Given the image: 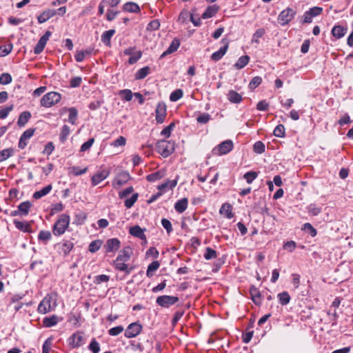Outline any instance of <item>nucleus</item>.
I'll return each instance as SVG.
<instances>
[{
    "mask_svg": "<svg viewBox=\"0 0 353 353\" xmlns=\"http://www.w3.org/2000/svg\"><path fill=\"white\" fill-rule=\"evenodd\" d=\"M70 223L69 216L63 214L60 215L53 227V233L56 236L63 234L68 228Z\"/></svg>",
    "mask_w": 353,
    "mask_h": 353,
    "instance_id": "nucleus-1",
    "label": "nucleus"
},
{
    "mask_svg": "<svg viewBox=\"0 0 353 353\" xmlns=\"http://www.w3.org/2000/svg\"><path fill=\"white\" fill-rule=\"evenodd\" d=\"M61 99V94L57 92H50L43 96L40 103L43 107L50 108L59 103Z\"/></svg>",
    "mask_w": 353,
    "mask_h": 353,
    "instance_id": "nucleus-2",
    "label": "nucleus"
},
{
    "mask_svg": "<svg viewBox=\"0 0 353 353\" xmlns=\"http://www.w3.org/2000/svg\"><path fill=\"white\" fill-rule=\"evenodd\" d=\"M233 142L231 140H226L215 147L212 150V153L219 156L226 154L233 149Z\"/></svg>",
    "mask_w": 353,
    "mask_h": 353,
    "instance_id": "nucleus-3",
    "label": "nucleus"
},
{
    "mask_svg": "<svg viewBox=\"0 0 353 353\" xmlns=\"http://www.w3.org/2000/svg\"><path fill=\"white\" fill-rule=\"evenodd\" d=\"M296 11L288 8L283 10L278 17V21L281 26H285L290 22L296 15Z\"/></svg>",
    "mask_w": 353,
    "mask_h": 353,
    "instance_id": "nucleus-4",
    "label": "nucleus"
},
{
    "mask_svg": "<svg viewBox=\"0 0 353 353\" xmlns=\"http://www.w3.org/2000/svg\"><path fill=\"white\" fill-rule=\"evenodd\" d=\"M178 296L162 295L157 298L156 303L162 307H169L179 301Z\"/></svg>",
    "mask_w": 353,
    "mask_h": 353,
    "instance_id": "nucleus-5",
    "label": "nucleus"
},
{
    "mask_svg": "<svg viewBox=\"0 0 353 353\" xmlns=\"http://www.w3.org/2000/svg\"><path fill=\"white\" fill-rule=\"evenodd\" d=\"M157 149L158 152L165 157H168L173 152L170 143L165 140H161L157 143Z\"/></svg>",
    "mask_w": 353,
    "mask_h": 353,
    "instance_id": "nucleus-6",
    "label": "nucleus"
},
{
    "mask_svg": "<svg viewBox=\"0 0 353 353\" xmlns=\"http://www.w3.org/2000/svg\"><path fill=\"white\" fill-rule=\"evenodd\" d=\"M142 330V325L137 322L130 323L125 331V336L128 339L136 337Z\"/></svg>",
    "mask_w": 353,
    "mask_h": 353,
    "instance_id": "nucleus-7",
    "label": "nucleus"
},
{
    "mask_svg": "<svg viewBox=\"0 0 353 353\" xmlns=\"http://www.w3.org/2000/svg\"><path fill=\"white\" fill-rule=\"evenodd\" d=\"M86 338L83 333L77 332L73 334L68 339L69 344L72 347H77L85 343Z\"/></svg>",
    "mask_w": 353,
    "mask_h": 353,
    "instance_id": "nucleus-8",
    "label": "nucleus"
},
{
    "mask_svg": "<svg viewBox=\"0 0 353 353\" xmlns=\"http://www.w3.org/2000/svg\"><path fill=\"white\" fill-rule=\"evenodd\" d=\"M52 298L49 296H46L39 304L38 312L41 314H46L50 312L54 307L51 305Z\"/></svg>",
    "mask_w": 353,
    "mask_h": 353,
    "instance_id": "nucleus-9",
    "label": "nucleus"
},
{
    "mask_svg": "<svg viewBox=\"0 0 353 353\" xmlns=\"http://www.w3.org/2000/svg\"><path fill=\"white\" fill-rule=\"evenodd\" d=\"M120 246V241L117 238H113L110 239L106 241L104 248L105 250V252H115L119 249Z\"/></svg>",
    "mask_w": 353,
    "mask_h": 353,
    "instance_id": "nucleus-10",
    "label": "nucleus"
},
{
    "mask_svg": "<svg viewBox=\"0 0 353 353\" xmlns=\"http://www.w3.org/2000/svg\"><path fill=\"white\" fill-rule=\"evenodd\" d=\"M166 105L164 103H159L156 108V121L158 123H162L166 116Z\"/></svg>",
    "mask_w": 353,
    "mask_h": 353,
    "instance_id": "nucleus-11",
    "label": "nucleus"
},
{
    "mask_svg": "<svg viewBox=\"0 0 353 353\" xmlns=\"http://www.w3.org/2000/svg\"><path fill=\"white\" fill-rule=\"evenodd\" d=\"M130 179V176L127 172H121L119 173L114 180L113 185L116 188L117 185L119 187L125 184Z\"/></svg>",
    "mask_w": 353,
    "mask_h": 353,
    "instance_id": "nucleus-12",
    "label": "nucleus"
},
{
    "mask_svg": "<svg viewBox=\"0 0 353 353\" xmlns=\"http://www.w3.org/2000/svg\"><path fill=\"white\" fill-rule=\"evenodd\" d=\"M132 254V248L130 246H126L119 252V255L117 257V259H118V261H124L127 262L130 259Z\"/></svg>",
    "mask_w": 353,
    "mask_h": 353,
    "instance_id": "nucleus-13",
    "label": "nucleus"
},
{
    "mask_svg": "<svg viewBox=\"0 0 353 353\" xmlns=\"http://www.w3.org/2000/svg\"><path fill=\"white\" fill-rule=\"evenodd\" d=\"M109 175V171L102 170L99 171L97 174H94L92 177V183L93 185H98L101 181L106 179Z\"/></svg>",
    "mask_w": 353,
    "mask_h": 353,
    "instance_id": "nucleus-14",
    "label": "nucleus"
},
{
    "mask_svg": "<svg viewBox=\"0 0 353 353\" xmlns=\"http://www.w3.org/2000/svg\"><path fill=\"white\" fill-rule=\"evenodd\" d=\"M114 266L117 270L124 272L126 274H129L133 270V267H129L128 265L125 263V261H118L117 259L114 261Z\"/></svg>",
    "mask_w": 353,
    "mask_h": 353,
    "instance_id": "nucleus-15",
    "label": "nucleus"
},
{
    "mask_svg": "<svg viewBox=\"0 0 353 353\" xmlns=\"http://www.w3.org/2000/svg\"><path fill=\"white\" fill-rule=\"evenodd\" d=\"M129 233L135 237L139 238L141 240L146 241V236L144 234V230L139 225H134L130 228Z\"/></svg>",
    "mask_w": 353,
    "mask_h": 353,
    "instance_id": "nucleus-16",
    "label": "nucleus"
},
{
    "mask_svg": "<svg viewBox=\"0 0 353 353\" xmlns=\"http://www.w3.org/2000/svg\"><path fill=\"white\" fill-rule=\"evenodd\" d=\"M180 46V41L179 39H176V38H174L172 43H170V46L168 47V48L161 55V58H163L165 57V56H167L168 54H170L175 51L177 50V49L179 48Z\"/></svg>",
    "mask_w": 353,
    "mask_h": 353,
    "instance_id": "nucleus-17",
    "label": "nucleus"
},
{
    "mask_svg": "<svg viewBox=\"0 0 353 353\" xmlns=\"http://www.w3.org/2000/svg\"><path fill=\"white\" fill-rule=\"evenodd\" d=\"M56 15V12L54 10L48 9L43 12L39 16H38L37 19L39 23H43L50 19L51 17Z\"/></svg>",
    "mask_w": 353,
    "mask_h": 353,
    "instance_id": "nucleus-18",
    "label": "nucleus"
},
{
    "mask_svg": "<svg viewBox=\"0 0 353 353\" xmlns=\"http://www.w3.org/2000/svg\"><path fill=\"white\" fill-rule=\"evenodd\" d=\"M228 46H229L228 43L226 42L223 47H221L218 51L214 52L212 54V56H211L212 59L214 60V61H219L226 53V52L228 49Z\"/></svg>",
    "mask_w": 353,
    "mask_h": 353,
    "instance_id": "nucleus-19",
    "label": "nucleus"
},
{
    "mask_svg": "<svg viewBox=\"0 0 353 353\" xmlns=\"http://www.w3.org/2000/svg\"><path fill=\"white\" fill-rule=\"evenodd\" d=\"M227 98L232 103H239L243 99L242 96L233 90L228 92Z\"/></svg>",
    "mask_w": 353,
    "mask_h": 353,
    "instance_id": "nucleus-20",
    "label": "nucleus"
},
{
    "mask_svg": "<svg viewBox=\"0 0 353 353\" xmlns=\"http://www.w3.org/2000/svg\"><path fill=\"white\" fill-rule=\"evenodd\" d=\"M188 200L187 198H183L176 202L174 209L179 213H183L188 208Z\"/></svg>",
    "mask_w": 353,
    "mask_h": 353,
    "instance_id": "nucleus-21",
    "label": "nucleus"
},
{
    "mask_svg": "<svg viewBox=\"0 0 353 353\" xmlns=\"http://www.w3.org/2000/svg\"><path fill=\"white\" fill-rule=\"evenodd\" d=\"M250 292L253 302L256 305H260L261 303V294L259 290L254 286H252L250 288Z\"/></svg>",
    "mask_w": 353,
    "mask_h": 353,
    "instance_id": "nucleus-22",
    "label": "nucleus"
},
{
    "mask_svg": "<svg viewBox=\"0 0 353 353\" xmlns=\"http://www.w3.org/2000/svg\"><path fill=\"white\" fill-rule=\"evenodd\" d=\"M346 30L347 29L341 26H335L332 30V34L334 37L340 39L345 35Z\"/></svg>",
    "mask_w": 353,
    "mask_h": 353,
    "instance_id": "nucleus-23",
    "label": "nucleus"
},
{
    "mask_svg": "<svg viewBox=\"0 0 353 353\" xmlns=\"http://www.w3.org/2000/svg\"><path fill=\"white\" fill-rule=\"evenodd\" d=\"M31 117V114L28 111L23 112L19 117L17 124L19 126H24Z\"/></svg>",
    "mask_w": 353,
    "mask_h": 353,
    "instance_id": "nucleus-24",
    "label": "nucleus"
},
{
    "mask_svg": "<svg viewBox=\"0 0 353 353\" xmlns=\"http://www.w3.org/2000/svg\"><path fill=\"white\" fill-rule=\"evenodd\" d=\"M32 206L30 201H24L20 203L18 206V209L21 216H26L29 213V210Z\"/></svg>",
    "mask_w": 353,
    "mask_h": 353,
    "instance_id": "nucleus-25",
    "label": "nucleus"
},
{
    "mask_svg": "<svg viewBox=\"0 0 353 353\" xmlns=\"http://www.w3.org/2000/svg\"><path fill=\"white\" fill-rule=\"evenodd\" d=\"M219 10V8L215 6H209L205 11L202 14L203 19H208L216 14Z\"/></svg>",
    "mask_w": 353,
    "mask_h": 353,
    "instance_id": "nucleus-26",
    "label": "nucleus"
},
{
    "mask_svg": "<svg viewBox=\"0 0 353 353\" xmlns=\"http://www.w3.org/2000/svg\"><path fill=\"white\" fill-rule=\"evenodd\" d=\"M165 174V170H159L154 173L150 174L146 176L148 181L154 182L163 178Z\"/></svg>",
    "mask_w": 353,
    "mask_h": 353,
    "instance_id": "nucleus-27",
    "label": "nucleus"
},
{
    "mask_svg": "<svg viewBox=\"0 0 353 353\" xmlns=\"http://www.w3.org/2000/svg\"><path fill=\"white\" fill-rule=\"evenodd\" d=\"M52 186L51 185H48L46 187L42 188L39 191H37L33 194V198L35 199H41V197L48 194L52 190Z\"/></svg>",
    "mask_w": 353,
    "mask_h": 353,
    "instance_id": "nucleus-28",
    "label": "nucleus"
},
{
    "mask_svg": "<svg viewBox=\"0 0 353 353\" xmlns=\"http://www.w3.org/2000/svg\"><path fill=\"white\" fill-rule=\"evenodd\" d=\"M219 212L221 214H225L228 219H232L234 216L232 212V206L229 203L223 204Z\"/></svg>",
    "mask_w": 353,
    "mask_h": 353,
    "instance_id": "nucleus-29",
    "label": "nucleus"
},
{
    "mask_svg": "<svg viewBox=\"0 0 353 353\" xmlns=\"http://www.w3.org/2000/svg\"><path fill=\"white\" fill-rule=\"evenodd\" d=\"M123 9L125 12H138L140 10L139 6L133 2H128L123 6Z\"/></svg>",
    "mask_w": 353,
    "mask_h": 353,
    "instance_id": "nucleus-30",
    "label": "nucleus"
},
{
    "mask_svg": "<svg viewBox=\"0 0 353 353\" xmlns=\"http://www.w3.org/2000/svg\"><path fill=\"white\" fill-rule=\"evenodd\" d=\"M177 184V179L174 180H168L166 182L158 186L159 190H164L165 189H172Z\"/></svg>",
    "mask_w": 353,
    "mask_h": 353,
    "instance_id": "nucleus-31",
    "label": "nucleus"
},
{
    "mask_svg": "<svg viewBox=\"0 0 353 353\" xmlns=\"http://www.w3.org/2000/svg\"><path fill=\"white\" fill-rule=\"evenodd\" d=\"M249 61L250 57L248 55L242 56L237 60L234 64V67L236 69H242L248 63Z\"/></svg>",
    "mask_w": 353,
    "mask_h": 353,
    "instance_id": "nucleus-32",
    "label": "nucleus"
},
{
    "mask_svg": "<svg viewBox=\"0 0 353 353\" xmlns=\"http://www.w3.org/2000/svg\"><path fill=\"white\" fill-rule=\"evenodd\" d=\"M58 318L55 315H52L50 317H46L43 320V324L47 327H50L55 325L58 322Z\"/></svg>",
    "mask_w": 353,
    "mask_h": 353,
    "instance_id": "nucleus-33",
    "label": "nucleus"
},
{
    "mask_svg": "<svg viewBox=\"0 0 353 353\" xmlns=\"http://www.w3.org/2000/svg\"><path fill=\"white\" fill-rule=\"evenodd\" d=\"M14 224L15 227L21 231L28 232L30 230V225L28 223L14 220Z\"/></svg>",
    "mask_w": 353,
    "mask_h": 353,
    "instance_id": "nucleus-34",
    "label": "nucleus"
},
{
    "mask_svg": "<svg viewBox=\"0 0 353 353\" xmlns=\"http://www.w3.org/2000/svg\"><path fill=\"white\" fill-rule=\"evenodd\" d=\"M160 264L159 262L157 261H154L152 262L148 267L146 274L147 276L151 277L153 276V272L157 270V269L159 268Z\"/></svg>",
    "mask_w": 353,
    "mask_h": 353,
    "instance_id": "nucleus-35",
    "label": "nucleus"
},
{
    "mask_svg": "<svg viewBox=\"0 0 353 353\" xmlns=\"http://www.w3.org/2000/svg\"><path fill=\"white\" fill-rule=\"evenodd\" d=\"M150 68L148 66H145L144 68L139 69L135 74V79H144L150 73Z\"/></svg>",
    "mask_w": 353,
    "mask_h": 353,
    "instance_id": "nucleus-36",
    "label": "nucleus"
},
{
    "mask_svg": "<svg viewBox=\"0 0 353 353\" xmlns=\"http://www.w3.org/2000/svg\"><path fill=\"white\" fill-rule=\"evenodd\" d=\"M88 168L85 167L83 169H81L78 167L73 166L68 168V172L70 174H72L73 176H79L83 174L86 173Z\"/></svg>",
    "mask_w": 353,
    "mask_h": 353,
    "instance_id": "nucleus-37",
    "label": "nucleus"
},
{
    "mask_svg": "<svg viewBox=\"0 0 353 353\" xmlns=\"http://www.w3.org/2000/svg\"><path fill=\"white\" fill-rule=\"evenodd\" d=\"M277 296L279 298L280 303L282 305H285L288 304L291 299L290 296L287 292H283L281 293H279Z\"/></svg>",
    "mask_w": 353,
    "mask_h": 353,
    "instance_id": "nucleus-38",
    "label": "nucleus"
},
{
    "mask_svg": "<svg viewBox=\"0 0 353 353\" xmlns=\"http://www.w3.org/2000/svg\"><path fill=\"white\" fill-rule=\"evenodd\" d=\"M119 94L123 99L127 101L132 100V97L134 95L132 92L128 89L120 90Z\"/></svg>",
    "mask_w": 353,
    "mask_h": 353,
    "instance_id": "nucleus-39",
    "label": "nucleus"
},
{
    "mask_svg": "<svg viewBox=\"0 0 353 353\" xmlns=\"http://www.w3.org/2000/svg\"><path fill=\"white\" fill-rule=\"evenodd\" d=\"M87 215L85 212L78 211L75 214L74 223L77 225H81L85 221Z\"/></svg>",
    "mask_w": 353,
    "mask_h": 353,
    "instance_id": "nucleus-40",
    "label": "nucleus"
},
{
    "mask_svg": "<svg viewBox=\"0 0 353 353\" xmlns=\"http://www.w3.org/2000/svg\"><path fill=\"white\" fill-rule=\"evenodd\" d=\"M103 244V241L97 239L90 243V252H95L100 249Z\"/></svg>",
    "mask_w": 353,
    "mask_h": 353,
    "instance_id": "nucleus-41",
    "label": "nucleus"
},
{
    "mask_svg": "<svg viewBox=\"0 0 353 353\" xmlns=\"http://www.w3.org/2000/svg\"><path fill=\"white\" fill-rule=\"evenodd\" d=\"M183 92L181 89H176L173 91L170 96V100L171 101H176L183 97Z\"/></svg>",
    "mask_w": 353,
    "mask_h": 353,
    "instance_id": "nucleus-42",
    "label": "nucleus"
},
{
    "mask_svg": "<svg viewBox=\"0 0 353 353\" xmlns=\"http://www.w3.org/2000/svg\"><path fill=\"white\" fill-rule=\"evenodd\" d=\"M13 46L9 43L5 46H0V57H5L8 55L12 50Z\"/></svg>",
    "mask_w": 353,
    "mask_h": 353,
    "instance_id": "nucleus-43",
    "label": "nucleus"
},
{
    "mask_svg": "<svg viewBox=\"0 0 353 353\" xmlns=\"http://www.w3.org/2000/svg\"><path fill=\"white\" fill-rule=\"evenodd\" d=\"M13 154V150L11 148H8L6 150H3L0 152V162H2L10 157H11Z\"/></svg>",
    "mask_w": 353,
    "mask_h": 353,
    "instance_id": "nucleus-44",
    "label": "nucleus"
},
{
    "mask_svg": "<svg viewBox=\"0 0 353 353\" xmlns=\"http://www.w3.org/2000/svg\"><path fill=\"white\" fill-rule=\"evenodd\" d=\"M114 32V30H109L108 31L104 32L101 37L103 42L106 44H109L110 39L113 36Z\"/></svg>",
    "mask_w": 353,
    "mask_h": 353,
    "instance_id": "nucleus-45",
    "label": "nucleus"
},
{
    "mask_svg": "<svg viewBox=\"0 0 353 353\" xmlns=\"http://www.w3.org/2000/svg\"><path fill=\"white\" fill-rule=\"evenodd\" d=\"M216 252L214 250L208 247L205 249V252L204 253V258L206 260H210L212 259L216 258Z\"/></svg>",
    "mask_w": 353,
    "mask_h": 353,
    "instance_id": "nucleus-46",
    "label": "nucleus"
},
{
    "mask_svg": "<svg viewBox=\"0 0 353 353\" xmlns=\"http://www.w3.org/2000/svg\"><path fill=\"white\" fill-rule=\"evenodd\" d=\"M265 146L262 141H257L254 144L253 150L257 154H262L265 152Z\"/></svg>",
    "mask_w": 353,
    "mask_h": 353,
    "instance_id": "nucleus-47",
    "label": "nucleus"
},
{
    "mask_svg": "<svg viewBox=\"0 0 353 353\" xmlns=\"http://www.w3.org/2000/svg\"><path fill=\"white\" fill-rule=\"evenodd\" d=\"M12 77L9 73L5 72L1 74L0 76V84L1 85H7L11 83Z\"/></svg>",
    "mask_w": 353,
    "mask_h": 353,
    "instance_id": "nucleus-48",
    "label": "nucleus"
},
{
    "mask_svg": "<svg viewBox=\"0 0 353 353\" xmlns=\"http://www.w3.org/2000/svg\"><path fill=\"white\" fill-rule=\"evenodd\" d=\"M68 111H69L68 121L72 124H74L77 117V110L74 108H70L68 110Z\"/></svg>",
    "mask_w": 353,
    "mask_h": 353,
    "instance_id": "nucleus-49",
    "label": "nucleus"
},
{
    "mask_svg": "<svg viewBox=\"0 0 353 353\" xmlns=\"http://www.w3.org/2000/svg\"><path fill=\"white\" fill-rule=\"evenodd\" d=\"M274 135L277 137L285 136V127L283 125H278L274 130Z\"/></svg>",
    "mask_w": 353,
    "mask_h": 353,
    "instance_id": "nucleus-50",
    "label": "nucleus"
},
{
    "mask_svg": "<svg viewBox=\"0 0 353 353\" xmlns=\"http://www.w3.org/2000/svg\"><path fill=\"white\" fill-rule=\"evenodd\" d=\"M261 82H262L261 77H258V76L254 77L252 78V79L250 82L249 88L251 90H253V89L256 88L257 86H259L261 83Z\"/></svg>",
    "mask_w": 353,
    "mask_h": 353,
    "instance_id": "nucleus-51",
    "label": "nucleus"
},
{
    "mask_svg": "<svg viewBox=\"0 0 353 353\" xmlns=\"http://www.w3.org/2000/svg\"><path fill=\"white\" fill-rule=\"evenodd\" d=\"M70 128L68 125H65L63 126L61 134H60V140L62 142H64L66 140L68 136L70 134Z\"/></svg>",
    "mask_w": 353,
    "mask_h": 353,
    "instance_id": "nucleus-52",
    "label": "nucleus"
},
{
    "mask_svg": "<svg viewBox=\"0 0 353 353\" xmlns=\"http://www.w3.org/2000/svg\"><path fill=\"white\" fill-rule=\"evenodd\" d=\"M175 126L174 123H171L168 126L165 128L161 132V134L165 138H168L170 136L172 130L174 129Z\"/></svg>",
    "mask_w": 353,
    "mask_h": 353,
    "instance_id": "nucleus-53",
    "label": "nucleus"
},
{
    "mask_svg": "<svg viewBox=\"0 0 353 353\" xmlns=\"http://www.w3.org/2000/svg\"><path fill=\"white\" fill-rule=\"evenodd\" d=\"M257 177V173L254 171H250L244 174V178L246 179L248 183H252V181Z\"/></svg>",
    "mask_w": 353,
    "mask_h": 353,
    "instance_id": "nucleus-54",
    "label": "nucleus"
},
{
    "mask_svg": "<svg viewBox=\"0 0 353 353\" xmlns=\"http://www.w3.org/2000/svg\"><path fill=\"white\" fill-rule=\"evenodd\" d=\"M124 330V328L122 325H119L114 327H112L108 330V334L110 336H117L121 334Z\"/></svg>",
    "mask_w": 353,
    "mask_h": 353,
    "instance_id": "nucleus-55",
    "label": "nucleus"
},
{
    "mask_svg": "<svg viewBox=\"0 0 353 353\" xmlns=\"http://www.w3.org/2000/svg\"><path fill=\"white\" fill-rule=\"evenodd\" d=\"M46 43H45L41 39H39L36 46L34 48V52L36 54H40L44 49Z\"/></svg>",
    "mask_w": 353,
    "mask_h": 353,
    "instance_id": "nucleus-56",
    "label": "nucleus"
},
{
    "mask_svg": "<svg viewBox=\"0 0 353 353\" xmlns=\"http://www.w3.org/2000/svg\"><path fill=\"white\" fill-rule=\"evenodd\" d=\"M138 199V194H134L132 196L125 201V206L127 208H130Z\"/></svg>",
    "mask_w": 353,
    "mask_h": 353,
    "instance_id": "nucleus-57",
    "label": "nucleus"
},
{
    "mask_svg": "<svg viewBox=\"0 0 353 353\" xmlns=\"http://www.w3.org/2000/svg\"><path fill=\"white\" fill-rule=\"evenodd\" d=\"M14 105H10L5 108L0 110V119H3L6 118L10 113L13 110Z\"/></svg>",
    "mask_w": 353,
    "mask_h": 353,
    "instance_id": "nucleus-58",
    "label": "nucleus"
},
{
    "mask_svg": "<svg viewBox=\"0 0 353 353\" xmlns=\"http://www.w3.org/2000/svg\"><path fill=\"white\" fill-rule=\"evenodd\" d=\"M90 350L93 353H98L100 351V345L95 339H92L90 343Z\"/></svg>",
    "mask_w": 353,
    "mask_h": 353,
    "instance_id": "nucleus-59",
    "label": "nucleus"
},
{
    "mask_svg": "<svg viewBox=\"0 0 353 353\" xmlns=\"http://www.w3.org/2000/svg\"><path fill=\"white\" fill-rule=\"evenodd\" d=\"M303 229L305 231H307L308 233L312 236H315L316 235V230L314 229L313 228V226L309 223H306L303 225Z\"/></svg>",
    "mask_w": 353,
    "mask_h": 353,
    "instance_id": "nucleus-60",
    "label": "nucleus"
},
{
    "mask_svg": "<svg viewBox=\"0 0 353 353\" xmlns=\"http://www.w3.org/2000/svg\"><path fill=\"white\" fill-rule=\"evenodd\" d=\"M265 30L263 29L257 30L252 36V42L259 43V39L263 36Z\"/></svg>",
    "mask_w": 353,
    "mask_h": 353,
    "instance_id": "nucleus-61",
    "label": "nucleus"
},
{
    "mask_svg": "<svg viewBox=\"0 0 353 353\" xmlns=\"http://www.w3.org/2000/svg\"><path fill=\"white\" fill-rule=\"evenodd\" d=\"M210 119V115L208 113H203L201 115H199L196 118V121L199 123H207Z\"/></svg>",
    "mask_w": 353,
    "mask_h": 353,
    "instance_id": "nucleus-62",
    "label": "nucleus"
},
{
    "mask_svg": "<svg viewBox=\"0 0 353 353\" xmlns=\"http://www.w3.org/2000/svg\"><path fill=\"white\" fill-rule=\"evenodd\" d=\"M39 239L46 241L51 239V233L49 231H41L39 234Z\"/></svg>",
    "mask_w": 353,
    "mask_h": 353,
    "instance_id": "nucleus-63",
    "label": "nucleus"
},
{
    "mask_svg": "<svg viewBox=\"0 0 353 353\" xmlns=\"http://www.w3.org/2000/svg\"><path fill=\"white\" fill-rule=\"evenodd\" d=\"M161 225L166 230L168 234H170L172 231V223L168 219H163L161 220Z\"/></svg>",
    "mask_w": 353,
    "mask_h": 353,
    "instance_id": "nucleus-64",
    "label": "nucleus"
}]
</instances>
